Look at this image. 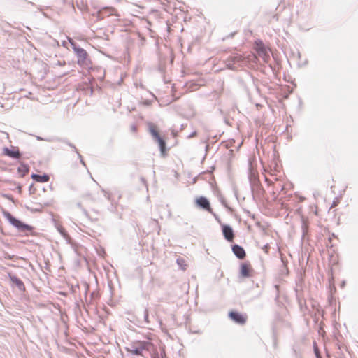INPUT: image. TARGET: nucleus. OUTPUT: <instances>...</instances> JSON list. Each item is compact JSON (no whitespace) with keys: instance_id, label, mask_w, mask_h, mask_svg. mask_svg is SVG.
I'll return each mask as SVG.
<instances>
[{"instance_id":"f257e3e1","label":"nucleus","mask_w":358,"mask_h":358,"mask_svg":"<svg viewBox=\"0 0 358 358\" xmlns=\"http://www.w3.org/2000/svg\"><path fill=\"white\" fill-rule=\"evenodd\" d=\"M151 343L145 341H137L125 348L127 352L137 356H143L144 352L149 351Z\"/></svg>"},{"instance_id":"f03ea898","label":"nucleus","mask_w":358,"mask_h":358,"mask_svg":"<svg viewBox=\"0 0 358 358\" xmlns=\"http://www.w3.org/2000/svg\"><path fill=\"white\" fill-rule=\"evenodd\" d=\"M69 41L78 57V64L79 65L87 64V53L86 50L82 48L78 47L76 43L71 38H69Z\"/></svg>"},{"instance_id":"7ed1b4c3","label":"nucleus","mask_w":358,"mask_h":358,"mask_svg":"<svg viewBox=\"0 0 358 358\" xmlns=\"http://www.w3.org/2000/svg\"><path fill=\"white\" fill-rule=\"evenodd\" d=\"M148 128L152 137L158 143L162 153H164L166 149V143L164 140L161 138L158 131L156 130L155 126L153 124L149 123Z\"/></svg>"},{"instance_id":"20e7f679","label":"nucleus","mask_w":358,"mask_h":358,"mask_svg":"<svg viewBox=\"0 0 358 358\" xmlns=\"http://www.w3.org/2000/svg\"><path fill=\"white\" fill-rule=\"evenodd\" d=\"M255 50L258 55V57H261L264 62H268L270 59V55L268 51L264 45L262 43V41L255 43Z\"/></svg>"},{"instance_id":"39448f33","label":"nucleus","mask_w":358,"mask_h":358,"mask_svg":"<svg viewBox=\"0 0 358 358\" xmlns=\"http://www.w3.org/2000/svg\"><path fill=\"white\" fill-rule=\"evenodd\" d=\"M228 316L231 320L240 325L245 324L247 321L246 315H243L236 310L229 312Z\"/></svg>"},{"instance_id":"423d86ee","label":"nucleus","mask_w":358,"mask_h":358,"mask_svg":"<svg viewBox=\"0 0 358 358\" xmlns=\"http://www.w3.org/2000/svg\"><path fill=\"white\" fill-rule=\"evenodd\" d=\"M3 155L13 158L18 159L21 157V153L19 150V148L17 147H12V148H8L7 147L4 148L3 150Z\"/></svg>"},{"instance_id":"0eeeda50","label":"nucleus","mask_w":358,"mask_h":358,"mask_svg":"<svg viewBox=\"0 0 358 358\" xmlns=\"http://www.w3.org/2000/svg\"><path fill=\"white\" fill-rule=\"evenodd\" d=\"M224 237L229 242L233 241L234 238V230L230 225H221Z\"/></svg>"},{"instance_id":"6e6552de","label":"nucleus","mask_w":358,"mask_h":358,"mask_svg":"<svg viewBox=\"0 0 358 358\" xmlns=\"http://www.w3.org/2000/svg\"><path fill=\"white\" fill-rule=\"evenodd\" d=\"M8 278L13 285L16 286L20 292L25 291V286L24 282L16 275L9 273Z\"/></svg>"},{"instance_id":"1a4fd4ad","label":"nucleus","mask_w":358,"mask_h":358,"mask_svg":"<svg viewBox=\"0 0 358 358\" xmlns=\"http://www.w3.org/2000/svg\"><path fill=\"white\" fill-rule=\"evenodd\" d=\"M196 205L201 209L210 211V204L209 201L204 196H200L196 200Z\"/></svg>"},{"instance_id":"9d476101","label":"nucleus","mask_w":358,"mask_h":358,"mask_svg":"<svg viewBox=\"0 0 358 358\" xmlns=\"http://www.w3.org/2000/svg\"><path fill=\"white\" fill-rule=\"evenodd\" d=\"M232 251L239 259H243L245 257V251L243 248L239 245L234 244L232 245Z\"/></svg>"},{"instance_id":"9b49d317","label":"nucleus","mask_w":358,"mask_h":358,"mask_svg":"<svg viewBox=\"0 0 358 358\" xmlns=\"http://www.w3.org/2000/svg\"><path fill=\"white\" fill-rule=\"evenodd\" d=\"M15 228L17 232L19 233H23L26 235H29V234H31L33 230L34 229V227L32 225H13Z\"/></svg>"},{"instance_id":"f8f14e48","label":"nucleus","mask_w":358,"mask_h":358,"mask_svg":"<svg viewBox=\"0 0 358 358\" xmlns=\"http://www.w3.org/2000/svg\"><path fill=\"white\" fill-rule=\"evenodd\" d=\"M258 57L254 53H248V55H245V65L247 64H256L258 62Z\"/></svg>"},{"instance_id":"ddd939ff","label":"nucleus","mask_w":358,"mask_h":358,"mask_svg":"<svg viewBox=\"0 0 358 358\" xmlns=\"http://www.w3.org/2000/svg\"><path fill=\"white\" fill-rule=\"evenodd\" d=\"M251 268L249 264L242 263L241 265V275L243 278H248L250 276Z\"/></svg>"},{"instance_id":"4468645a","label":"nucleus","mask_w":358,"mask_h":358,"mask_svg":"<svg viewBox=\"0 0 358 358\" xmlns=\"http://www.w3.org/2000/svg\"><path fill=\"white\" fill-rule=\"evenodd\" d=\"M3 217L10 222V224H24L23 222L19 221L16 218H15L9 212L3 210L2 212Z\"/></svg>"},{"instance_id":"2eb2a0df","label":"nucleus","mask_w":358,"mask_h":358,"mask_svg":"<svg viewBox=\"0 0 358 358\" xmlns=\"http://www.w3.org/2000/svg\"><path fill=\"white\" fill-rule=\"evenodd\" d=\"M31 178L38 182H46L49 180L50 177L48 174L39 175L33 173L31 175Z\"/></svg>"},{"instance_id":"dca6fc26","label":"nucleus","mask_w":358,"mask_h":358,"mask_svg":"<svg viewBox=\"0 0 358 358\" xmlns=\"http://www.w3.org/2000/svg\"><path fill=\"white\" fill-rule=\"evenodd\" d=\"M231 61L234 63L238 64L240 66L245 65V55H236L231 57Z\"/></svg>"},{"instance_id":"f3484780","label":"nucleus","mask_w":358,"mask_h":358,"mask_svg":"<svg viewBox=\"0 0 358 358\" xmlns=\"http://www.w3.org/2000/svg\"><path fill=\"white\" fill-rule=\"evenodd\" d=\"M61 141L65 143L66 145H68L69 147H71V148L73 149V150L78 154V157H79V159H80V162L81 164L83 165V166H85V162L82 159V156L78 152L76 148L75 147V145L72 143H71L70 142L67 141L66 140H60Z\"/></svg>"},{"instance_id":"a211bd4d","label":"nucleus","mask_w":358,"mask_h":358,"mask_svg":"<svg viewBox=\"0 0 358 358\" xmlns=\"http://www.w3.org/2000/svg\"><path fill=\"white\" fill-rule=\"evenodd\" d=\"M61 141L65 143L66 145H68L69 147H71V148L73 149V150L78 154V157H79V159H80V162L81 164L83 165V166H85V162L82 159V156L78 152L76 148L75 147V145L72 143H71L70 142L67 141L66 140H60Z\"/></svg>"},{"instance_id":"6ab92c4d","label":"nucleus","mask_w":358,"mask_h":358,"mask_svg":"<svg viewBox=\"0 0 358 358\" xmlns=\"http://www.w3.org/2000/svg\"><path fill=\"white\" fill-rule=\"evenodd\" d=\"M59 231V233L62 234V236L68 241V243L70 242L71 237L67 234V232L65 231V229L63 228L62 225H55Z\"/></svg>"},{"instance_id":"aec40b11","label":"nucleus","mask_w":358,"mask_h":358,"mask_svg":"<svg viewBox=\"0 0 358 358\" xmlns=\"http://www.w3.org/2000/svg\"><path fill=\"white\" fill-rule=\"evenodd\" d=\"M18 173L22 177L24 176L29 172V167L26 164H21L17 169Z\"/></svg>"},{"instance_id":"412c9836","label":"nucleus","mask_w":358,"mask_h":358,"mask_svg":"<svg viewBox=\"0 0 358 358\" xmlns=\"http://www.w3.org/2000/svg\"><path fill=\"white\" fill-rule=\"evenodd\" d=\"M176 263L179 266V267L182 269V270H186L187 268V264L185 263V260L182 258V257H179L176 259Z\"/></svg>"},{"instance_id":"4be33fe9","label":"nucleus","mask_w":358,"mask_h":358,"mask_svg":"<svg viewBox=\"0 0 358 358\" xmlns=\"http://www.w3.org/2000/svg\"><path fill=\"white\" fill-rule=\"evenodd\" d=\"M314 353L315 355L316 358H322L320 350L315 343H314Z\"/></svg>"},{"instance_id":"5701e85b","label":"nucleus","mask_w":358,"mask_h":358,"mask_svg":"<svg viewBox=\"0 0 358 358\" xmlns=\"http://www.w3.org/2000/svg\"><path fill=\"white\" fill-rule=\"evenodd\" d=\"M308 231V225L304 224L302 225V232H303V236L305 237V236L307 234Z\"/></svg>"},{"instance_id":"b1692460","label":"nucleus","mask_w":358,"mask_h":358,"mask_svg":"<svg viewBox=\"0 0 358 358\" xmlns=\"http://www.w3.org/2000/svg\"><path fill=\"white\" fill-rule=\"evenodd\" d=\"M148 317H149V315H148V309H145L144 310V321L147 324L150 322Z\"/></svg>"},{"instance_id":"393cba45","label":"nucleus","mask_w":358,"mask_h":358,"mask_svg":"<svg viewBox=\"0 0 358 358\" xmlns=\"http://www.w3.org/2000/svg\"><path fill=\"white\" fill-rule=\"evenodd\" d=\"M101 191L103 192V195L108 200V201H110L111 198H110V194L109 192H108L107 191H106L105 189H102Z\"/></svg>"},{"instance_id":"a878e982","label":"nucleus","mask_w":358,"mask_h":358,"mask_svg":"<svg viewBox=\"0 0 358 358\" xmlns=\"http://www.w3.org/2000/svg\"><path fill=\"white\" fill-rule=\"evenodd\" d=\"M270 246L268 243L265 244L264 245V247L262 248V249L265 251L266 253H268V249H269Z\"/></svg>"},{"instance_id":"bb28decb","label":"nucleus","mask_w":358,"mask_h":358,"mask_svg":"<svg viewBox=\"0 0 358 358\" xmlns=\"http://www.w3.org/2000/svg\"><path fill=\"white\" fill-rule=\"evenodd\" d=\"M36 139L38 140V141H52V139L50 138H43L42 137H40V136H36Z\"/></svg>"},{"instance_id":"cd10ccee","label":"nucleus","mask_w":358,"mask_h":358,"mask_svg":"<svg viewBox=\"0 0 358 358\" xmlns=\"http://www.w3.org/2000/svg\"><path fill=\"white\" fill-rule=\"evenodd\" d=\"M196 135V131H194V132H192L191 134H189V135L188 136V138H193V137H194V136H195Z\"/></svg>"},{"instance_id":"c85d7f7f","label":"nucleus","mask_w":358,"mask_h":358,"mask_svg":"<svg viewBox=\"0 0 358 358\" xmlns=\"http://www.w3.org/2000/svg\"><path fill=\"white\" fill-rule=\"evenodd\" d=\"M296 197H298L299 202H301V201H304V199H305V198L301 196H296Z\"/></svg>"},{"instance_id":"c756f323","label":"nucleus","mask_w":358,"mask_h":358,"mask_svg":"<svg viewBox=\"0 0 358 358\" xmlns=\"http://www.w3.org/2000/svg\"><path fill=\"white\" fill-rule=\"evenodd\" d=\"M136 130H137L136 127L135 125H132V126H131V131H132L133 132H136Z\"/></svg>"},{"instance_id":"7c9ffc66","label":"nucleus","mask_w":358,"mask_h":358,"mask_svg":"<svg viewBox=\"0 0 358 358\" xmlns=\"http://www.w3.org/2000/svg\"><path fill=\"white\" fill-rule=\"evenodd\" d=\"M332 237H336V236H335V234H331V236H329V242H331V240H332Z\"/></svg>"},{"instance_id":"2f4dec72","label":"nucleus","mask_w":358,"mask_h":358,"mask_svg":"<svg viewBox=\"0 0 358 358\" xmlns=\"http://www.w3.org/2000/svg\"><path fill=\"white\" fill-rule=\"evenodd\" d=\"M308 220H304V218L302 217V224H307Z\"/></svg>"},{"instance_id":"473e14b6","label":"nucleus","mask_w":358,"mask_h":358,"mask_svg":"<svg viewBox=\"0 0 358 358\" xmlns=\"http://www.w3.org/2000/svg\"><path fill=\"white\" fill-rule=\"evenodd\" d=\"M337 203H338V201H334L333 204H332V207L333 206H336L337 205Z\"/></svg>"},{"instance_id":"72a5a7b5","label":"nucleus","mask_w":358,"mask_h":358,"mask_svg":"<svg viewBox=\"0 0 358 358\" xmlns=\"http://www.w3.org/2000/svg\"><path fill=\"white\" fill-rule=\"evenodd\" d=\"M106 10H108V8H106ZM108 10H112V8H108Z\"/></svg>"}]
</instances>
